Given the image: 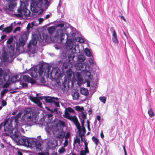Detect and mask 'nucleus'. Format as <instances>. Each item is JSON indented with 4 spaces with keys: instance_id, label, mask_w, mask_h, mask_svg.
<instances>
[{
    "instance_id": "f257e3e1",
    "label": "nucleus",
    "mask_w": 155,
    "mask_h": 155,
    "mask_svg": "<svg viewBox=\"0 0 155 155\" xmlns=\"http://www.w3.org/2000/svg\"><path fill=\"white\" fill-rule=\"evenodd\" d=\"M9 119H6L4 122V131L6 132L2 133V135L5 136L10 137L14 139L16 136L18 129L17 128H13L11 124H8Z\"/></svg>"
},
{
    "instance_id": "f03ea898",
    "label": "nucleus",
    "mask_w": 155,
    "mask_h": 155,
    "mask_svg": "<svg viewBox=\"0 0 155 155\" xmlns=\"http://www.w3.org/2000/svg\"><path fill=\"white\" fill-rule=\"evenodd\" d=\"M50 69V66L47 64H41L39 67L38 70L35 68L32 70L30 74L32 77L36 78L38 75L42 76L44 72L49 73Z\"/></svg>"
},
{
    "instance_id": "7ed1b4c3",
    "label": "nucleus",
    "mask_w": 155,
    "mask_h": 155,
    "mask_svg": "<svg viewBox=\"0 0 155 155\" xmlns=\"http://www.w3.org/2000/svg\"><path fill=\"white\" fill-rule=\"evenodd\" d=\"M24 115L31 126L38 123L37 116L33 112L31 108L25 109L24 111Z\"/></svg>"
},
{
    "instance_id": "20e7f679",
    "label": "nucleus",
    "mask_w": 155,
    "mask_h": 155,
    "mask_svg": "<svg viewBox=\"0 0 155 155\" xmlns=\"http://www.w3.org/2000/svg\"><path fill=\"white\" fill-rule=\"evenodd\" d=\"M32 28L31 24L30 23H28L26 28L27 30L22 33L20 38H19V47L22 46L23 47L25 45L29 34L28 30Z\"/></svg>"
},
{
    "instance_id": "39448f33",
    "label": "nucleus",
    "mask_w": 155,
    "mask_h": 155,
    "mask_svg": "<svg viewBox=\"0 0 155 155\" xmlns=\"http://www.w3.org/2000/svg\"><path fill=\"white\" fill-rule=\"evenodd\" d=\"M14 140L19 144L28 147L29 145V138L24 136H20L19 134L18 131L17 132Z\"/></svg>"
},
{
    "instance_id": "423d86ee",
    "label": "nucleus",
    "mask_w": 155,
    "mask_h": 155,
    "mask_svg": "<svg viewBox=\"0 0 155 155\" xmlns=\"http://www.w3.org/2000/svg\"><path fill=\"white\" fill-rule=\"evenodd\" d=\"M42 0H31L30 8L31 11L35 13H37L38 9L36 8H41L43 5Z\"/></svg>"
},
{
    "instance_id": "0eeeda50",
    "label": "nucleus",
    "mask_w": 155,
    "mask_h": 155,
    "mask_svg": "<svg viewBox=\"0 0 155 155\" xmlns=\"http://www.w3.org/2000/svg\"><path fill=\"white\" fill-rule=\"evenodd\" d=\"M43 40V38L42 39L41 38V36L40 34H32V39L30 41L28 44L27 47L28 48H30L31 45L35 46L36 45L38 41L39 43L42 42Z\"/></svg>"
},
{
    "instance_id": "6e6552de",
    "label": "nucleus",
    "mask_w": 155,
    "mask_h": 155,
    "mask_svg": "<svg viewBox=\"0 0 155 155\" xmlns=\"http://www.w3.org/2000/svg\"><path fill=\"white\" fill-rule=\"evenodd\" d=\"M20 2V5L18 7L17 10L18 12L19 13H21L23 11L24 15L29 17L30 15L31 12L27 8L24 2L21 1Z\"/></svg>"
},
{
    "instance_id": "1a4fd4ad",
    "label": "nucleus",
    "mask_w": 155,
    "mask_h": 155,
    "mask_svg": "<svg viewBox=\"0 0 155 155\" xmlns=\"http://www.w3.org/2000/svg\"><path fill=\"white\" fill-rule=\"evenodd\" d=\"M63 116L65 118L68 119L70 120L73 121L76 126L80 124L76 116H70L69 114L66 110L65 111L64 115H63Z\"/></svg>"
},
{
    "instance_id": "9d476101",
    "label": "nucleus",
    "mask_w": 155,
    "mask_h": 155,
    "mask_svg": "<svg viewBox=\"0 0 155 155\" xmlns=\"http://www.w3.org/2000/svg\"><path fill=\"white\" fill-rule=\"evenodd\" d=\"M48 144L49 148L51 149H54L58 146V141L54 139L50 140L48 143Z\"/></svg>"
},
{
    "instance_id": "9b49d317",
    "label": "nucleus",
    "mask_w": 155,
    "mask_h": 155,
    "mask_svg": "<svg viewBox=\"0 0 155 155\" xmlns=\"http://www.w3.org/2000/svg\"><path fill=\"white\" fill-rule=\"evenodd\" d=\"M21 114V112H19L16 116H13L11 117L13 119H14L15 120V128L18 127L19 119L20 118Z\"/></svg>"
},
{
    "instance_id": "f8f14e48",
    "label": "nucleus",
    "mask_w": 155,
    "mask_h": 155,
    "mask_svg": "<svg viewBox=\"0 0 155 155\" xmlns=\"http://www.w3.org/2000/svg\"><path fill=\"white\" fill-rule=\"evenodd\" d=\"M110 30H112L113 31L112 37L113 41L116 44H118L119 43V41L117 39V36L115 30L113 27L110 28Z\"/></svg>"
},
{
    "instance_id": "ddd939ff",
    "label": "nucleus",
    "mask_w": 155,
    "mask_h": 155,
    "mask_svg": "<svg viewBox=\"0 0 155 155\" xmlns=\"http://www.w3.org/2000/svg\"><path fill=\"white\" fill-rule=\"evenodd\" d=\"M44 98L46 103L52 104L54 101H58L59 98L57 97H52L50 96H45Z\"/></svg>"
},
{
    "instance_id": "4468645a",
    "label": "nucleus",
    "mask_w": 155,
    "mask_h": 155,
    "mask_svg": "<svg viewBox=\"0 0 155 155\" xmlns=\"http://www.w3.org/2000/svg\"><path fill=\"white\" fill-rule=\"evenodd\" d=\"M58 132L56 134L55 137L57 138L62 139L65 136V133L63 130V129H58Z\"/></svg>"
},
{
    "instance_id": "2eb2a0df",
    "label": "nucleus",
    "mask_w": 155,
    "mask_h": 155,
    "mask_svg": "<svg viewBox=\"0 0 155 155\" xmlns=\"http://www.w3.org/2000/svg\"><path fill=\"white\" fill-rule=\"evenodd\" d=\"M84 64L81 63H77L75 64V67L76 70L81 71H83L84 70Z\"/></svg>"
},
{
    "instance_id": "dca6fc26",
    "label": "nucleus",
    "mask_w": 155,
    "mask_h": 155,
    "mask_svg": "<svg viewBox=\"0 0 155 155\" xmlns=\"http://www.w3.org/2000/svg\"><path fill=\"white\" fill-rule=\"evenodd\" d=\"M29 145L28 147L31 148L36 147L37 146V140L36 139H29Z\"/></svg>"
},
{
    "instance_id": "f3484780",
    "label": "nucleus",
    "mask_w": 155,
    "mask_h": 155,
    "mask_svg": "<svg viewBox=\"0 0 155 155\" xmlns=\"http://www.w3.org/2000/svg\"><path fill=\"white\" fill-rule=\"evenodd\" d=\"M77 127V129L78 130V132L79 136H80L81 139V141L82 142H83L84 141V140L83 139V137L84 136L83 134H81V126L80 124L76 125V126Z\"/></svg>"
},
{
    "instance_id": "a211bd4d",
    "label": "nucleus",
    "mask_w": 155,
    "mask_h": 155,
    "mask_svg": "<svg viewBox=\"0 0 155 155\" xmlns=\"http://www.w3.org/2000/svg\"><path fill=\"white\" fill-rule=\"evenodd\" d=\"M85 59V57L83 55H78L77 59V63H82L84 62Z\"/></svg>"
},
{
    "instance_id": "6ab92c4d",
    "label": "nucleus",
    "mask_w": 155,
    "mask_h": 155,
    "mask_svg": "<svg viewBox=\"0 0 155 155\" xmlns=\"http://www.w3.org/2000/svg\"><path fill=\"white\" fill-rule=\"evenodd\" d=\"M81 93L82 94L86 96H87L89 94L88 89L84 87L81 88Z\"/></svg>"
},
{
    "instance_id": "aec40b11",
    "label": "nucleus",
    "mask_w": 155,
    "mask_h": 155,
    "mask_svg": "<svg viewBox=\"0 0 155 155\" xmlns=\"http://www.w3.org/2000/svg\"><path fill=\"white\" fill-rule=\"evenodd\" d=\"M37 146H36V148H39L40 150L41 151H42L43 148H42L41 146L42 145L43 142L41 140H37Z\"/></svg>"
},
{
    "instance_id": "412c9836",
    "label": "nucleus",
    "mask_w": 155,
    "mask_h": 155,
    "mask_svg": "<svg viewBox=\"0 0 155 155\" xmlns=\"http://www.w3.org/2000/svg\"><path fill=\"white\" fill-rule=\"evenodd\" d=\"M12 30V26L11 25L5 28L3 30V31L4 32H6L7 33H8L11 32Z\"/></svg>"
},
{
    "instance_id": "4be33fe9",
    "label": "nucleus",
    "mask_w": 155,
    "mask_h": 155,
    "mask_svg": "<svg viewBox=\"0 0 155 155\" xmlns=\"http://www.w3.org/2000/svg\"><path fill=\"white\" fill-rule=\"evenodd\" d=\"M19 75L18 74L12 77L11 79V81L12 82L15 83L18 81Z\"/></svg>"
},
{
    "instance_id": "5701e85b",
    "label": "nucleus",
    "mask_w": 155,
    "mask_h": 155,
    "mask_svg": "<svg viewBox=\"0 0 155 155\" xmlns=\"http://www.w3.org/2000/svg\"><path fill=\"white\" fill-rule=\"evenodd\" d=\"M72 96L74 100H78L79 97V93L77 92H75L72 94Z\"/></svg>"
},
{
    "instance_id": "b1692460",
    "label": "nucleus",
    "mask_w": 155,
    "mask_h": 155,
    "mask_svg": "<svg viewBox=\"0 0 155 155\" xmlns=\"http://www.w3.org/2000/svg\"><path fill=\"white\" fill-rule=\"evenodd\" d=\"M56 29V28L55 26H52L49 27L48 28V30L49 33L51 34H52L54 32Z\"/></svg>"
},
{
    "instance_id": "393cba45",
    "label": "nucleus",
    "mask_w": 155,
    "mask_h": 155,
    "mask_svg": "<svg viewBox=\"0 0 155 155\" xmlns=\"http://www.w3.org/2000/svg\"><path fill=\"white\" fill-rule=\"evenodd\" d=\"M29 99L32 101L35 104L37 103L38 101L40 100L37 97H34L32 96H30L29 97Z\"/></svg>"
},
{
    "instance_id": "a878e982",
    "label": "nucleus",
    "mask_w": 155,
    "mask_h": 155,
    "mask_svg": "<svg viewBox=\"0 0 155 155\" xmlns=\"http://www.w3.org/2000/svg\"><path fill=\"white\" fill-rule=\"evenodd\" d=\"M76 77L80 82L83 81V79L81 77V74L79 72H78L76 74Z\"/></svg>"
},
{
    "instance_id": "bb28decb",
    "label": "nucleus",
    "mask_w": 155,
    "mask_h": 155,
    "mask_svg": "<svg viewBox=\"0 0 155 155\" xmlns=\"http://www.w3.org/2000/svg\"><path fill=\"white\" fill-rule=\"evenodd\" d=\"M92 141L94 142V143L95 144L96 146L98 145L99 141L98 138H97L94 136H93L92 137Z\"/></svg>"
},
{
    "instance_id": "cd10ccee",
    "label": "nucleus",
    "mask_w": 155,
    "mask_h": 155,
    "mask_svg": "<svg viewBox=\"0 0 155 155\" xmlns=\"http://www.w3.org/2000/svg\"><path fill=\"white\" fill-rule=\"evenodd\" d=\"M30 78L28 75H25L23 76V79L25 81H27L28 83L31 79Z\"/></svg>"
},
{
    "instance_id": "c85d7f7f",
    "label": "nucleus",
    "mask_w": 155,
    "mask_h": 155,
    "mask_svg": "<svg viewBox=\"0 0 155 155\" xmlns=\"http://www.w3.org/2000/svg\"><path fill=\"white\" fill-rule=\"evenodd\" d=\"M85 54L87 56L90 57L91 56V54L90 50L87 48H86L85 49Z\"/></svg>"
},
{
    "instance_id": "c756f323",
    "label": "nucleus",
    "mask_w": 155,
    "mask_h": 155,
    "mask_svg": "<svg viewBox=\"0 0 155 155\" xmlns=\"http://www.w3.org/2000/svg\"><path fill=\"white\" fill-rule=\"evenodd\" d=\"M67 77L68 78H71L72 75V71L70 68H69L66 71Z\"/></svg>"
},
{
    "instance_id": "7c9ffc66",
    "label": "nucleus",
    "mask_w": 155,
    "mask_h": 155,
    "mask_svg": "<svg viewBox=\"0 0 155 155\" xmlns=\"http://www.w3.org/2000/svg\"><path fill=\"white\" fill-rule=\"evenodd\" d=\"M148 113L150 117H152L154 115V114L151 108L148 111Z\"/></svg>"
},
{
    "instance_id": "2f4dec72",
    "label": "nucleus",
    "mask_w": 155,
    "mask_h": 155,
    "mask_svg": "<svg viewBox=\"0 0 155 155\" xmlns=\"http://www.w3.org/2000/svg\"><path fill=\"white\" fill-rule=\"evenodd\" d=\"M3 78L5 81L7 82L9 81L10 77L7 74H4L3 75Z\"/></svg>"
},
{
    "instance_id": "473e14b6",
    "label": "nucleus",
    "mask_w": 155,
    "mask_h": 155,
    "mask_svg": "<svg viewBox=\"0 0 155 155\" xmlns=\"http://www.w3.org/2000/svg\"><path fill=\"white\" fill-rule=\"evenodd\" d=\"M75 110L77 111H82V110H84V107H81L79 106H77L75 107Z\"/></svg>"
},
{
    "instance_id": "72a5a7b5",
    "label": "nucleus",
    "mask_w": 155,
    "mask_h": 155,
    "mask_svg": "<svg viewBox=\"0 0 155 155\" xmlns=\"http://www.w3.org/2000/svg\"><path fill=\"white\" fill-rule=\"evenodd\" d=\"M76 40L77 41H78L81 43H83L84 42V39L81 37H77L76 38Z\"/></svg>"
},
{
    "instance_id": "f704fd0d",
    "label": "nucleus",
    "mask_w": 155,
    "mask_h": 155,
    "mask_svg": "<svg viewBox=\"0 0 155 155\" xmlns=\"http://www.w3.org/2000/svg\"><path fill=\"white\" fill-rule=\"evenodd\" d=\"M65 151L64 147H62L60 148L58 150V152L60 153H64Z\"/></svg>"
},
{
    "instance_id": "c9c22d12",
    "label": "nucleus",
    "mask_w": 155,
    "mask_h": 155,
    "mask_svg": "<svg viewBox=\"0 0 155 155\" xmlns=\"http://www.w3.org/2000/svg\"><path fill=\"white\" fill-rule=\"evenodd\" d=\"M100 100L103 103L105 104L106 102V98L104 97H100L99 98Z\"/></svg>"
},
{
    "instance_id": "e433bc0d",
    "label": "nucleus",
    "mask_w": 155,
    "mask_h": 155,
    "mask_svg": "<svg viewBox=\"0 0 155 155\" xmlns=\"http://www.w3.org/2000/svg\"><path fill=\"white\" fill-rule=\"evenodd\" d=\"M2 59L4 61H7L9 60V57L6 55H4L2 57Z\"/></svg>"
},
{
    "instance_id": "4c0bfd02",
    "label": "nucleus",
    "mask_w": 155,
    "mask_h": 155,
    "mask_svg": "<svg viewBox=\"0 0 155 155\" xmlns=\"http://www.w3.org/2000/svg\"><path fill=\"white\" fill-rule=\"evenodd\" d=\"M13 37H11L8 40L7 43L8 44H10L13 42Z\"/></svg>"
},
{
    "instance_id": "58836bf2",
    "label": "nucleus",
    "mask_w": 155,
    "mask_h": 155,
    "mask_svg": "<svg viewBox=\"0 0 155 155\" xmlns=\"http://www.w3.org/2000/svg\"><path fill=\"white\" fill-rule=\"evenodd\" d=\"M136 53L137 52L138 54H139V56H140V58L142 59H143V56L142 55V54H141L140 53V51H139V49L137 48V46H136Z\"/></svg>"
},
{
    "instance_id": "ea45409f",
    "label": "nucleus",
    "mask_w": 155,
    "mask_h": 155,
    "mask_svg": "<svg viewBox=\"0 0 155 155\" xmlns=\"http://www.w3.org/2000/svg\"><path fill=\"white\" fill-rule=\"evenodd\" d=\"M64 23H59L55 25V27L56 28L57 27H60V28H63L64 26Z\"/></svg>"
},
{
    "instance_id": "a19ab883",
    "label": "nucleus",
    "mask_w": 155,
    "mask_h": 155,
    "mask_svg": "<svg viewBox=\"0 0 155 155\" xmlns=\"http://www.w3.org/2000/svg\"><path fill=\"white\" fill-rule=\"evenodd\" d=\"M7 103L3 99L1 101V106L3 107L6 106L7 105Z\"/></svg>"
},
{
    "instance_id": "79ce46f5",
    "label": "nucleus",
    "mask_w": 155,
    "mask_h": 155,
    "mask_svg": "<svg viewBox=\"0 0 155 155\" xmlns=\"http://www.w3.org/2000/svg\"><path fill=\"white\" fill-rule=\"evenodd\" d=\"M67 110L68 112L69 113H74V110L71 107H68L67 109Z\"/></svg>"
},
{
    "instance_id": "37998d69",
    "label": "nucleus",
    "mask_w": 155,
    "mask_h": 155,
    "mask_svg": "<svg viewBox=\"0 0 155 155\" xmlns=\"http://www.w3.org/2000/svg\"><path fill=\"white\" fill-rule=\"evenodd\" d=\"M14 15L18 18H22L23 17L22 13H21L14 14Z\"/></svg>"
},
{
    "instance_id": "c03bdc74",
    "label": "nucleus",
    "mask_w": 155,
    "mask_h": 155,
    "mask_svg": "<svg viewBox=\"0 0 155 155\" xmlns=\"http://www.w3.org/2000/svg\"><path fill=\"white\" fill-rule=\"evenodd\" d=\"M81 116L82 117L83 119H85L87 118V114L86 113V114H84L83 111H81Z\"/></svg>"
},
{
    "instance_id": "a18cd8bd",
    "label": "nucleus",
    "mask_w": 155,
    "mask_h": 155,
    "mask_svg": "<svg viewBox=\"0 0 155 155\" xmlns=\"http://www.w3.org/2000/svg\"><path fill=\"white\" fill-rule=\"evenodd\" d=\"M36 83V81L34 79L31 78L28 83H31V84H34Z\"/></svg>"
},
{
    "instance_id": "49530a36",
    "label": "nucleus",
    "mask_w": 155,
    "mask_h": 155,
    "mask_svg": "<svg viewBox=\"0 0 155 155\" xmlns=\"http://www.w3.org/2000/svg\"><path fill=\"white\" fill-rule=\"evenodd\" d=\"M8 90L6 89H5L3 90L1 92V95L2 96H3L8 91Z\"/></svg>"
},
{
    "instance_id": "de8ad7c7",
    "label": "nucleus",
    "mask_w": 155,
    "mask_h": 155,
    "mask_svg": "<svg viewBox=\"0 0 155 155\" xmlns=\"http://www.w3.org/2000/svg\"><path fill=\"white\" fill-rule=\"evenodd\" d=\"M38 154L39 155H48L49 154V153L48 152H41L38 153Z\"/></svg>"
},
{
    "instance_id": "09e8293b",
    "label": "nucleus",
    "mask_w": 155,
    "mask_h": 155,
    "mask_svg": "<svg viewBox=\"0 0 155 155\" xmlns=\"http://www.w3.org/2000/svg\"><path fill=\"white\" fill-rule=\"evenodd\" d=\"M57 101H54L52 104H54L55 105L58 107H60V104Z\"/></svg>"
},
{
    "instance_id": "8fccbe9b",
    "label": "nucleus",
    "mask_w": 155,
    "mask_h": 155,
    "mask_svg": "<svg viewBox=\"0 0 155 155\" xmlns=\"http://www.w3.org/2000/svg\"><path fill=\"white\" fill-rule=\"evenodd\" d=\"M68 140L65 139L64 142V147H66L68 145Z\"/></svg>"
},
{
    "instance_id": "3c124183",
    "label": "nucleus",
    "mask_w": 155,
    "mask_h": 155,
    "mask_svg": "<svg viewBox=\"0 0 155 155\" xmlns=\"http://www.w3.org/2000/svg\"><path fill=\"white\" fill-rule=\"evenodd\" d=\"M20 28L19 27H16L13 31V33H15L17 31H20Z\"/></svg>"
},
{
    "instance_id": "603ef678",
    "label": "nucleus",
    "mask_w": 155,
    "mask_h": 155,
    "mask_svg": "<svg viewBox=\"0 0 155 155\" xmlns=\"http://www.w3.org/2000/svg\"><path fill=\"white\" fill-rule=\"evenodd\" d=\"M4 73V70L1 68H0V77H2L3 76Z\"/></svg>"
},
{
    "instance_id": "864d4df0",
    "label": "nucleus",
    "mask_w": 155,
    "mask_h": 155,
    "mask_svg": "<svg viewBox=\"0 0 155 155\" xmlns=\"http://www.w3.org/2000/svg\"><path fill=\"white\" fill-rule=\"evenodd\" d=\"M9 84L7 82L6 83H5L3 85V87L4 88H7L9 87Z\"/></svg>"
},
{
    "instance_id": "5fc2aeb1",
    "label": "nucleus",
    "mask_w": 155,
    "mask_h": 155,
    "mask_svg": "<svg viewBox=\"0 0 155 155\" xmlns=\"http://www.w3.org/2000/svg\"><path fill=\"white\" fill-rule=\"evenodd\" d=\"M70 136V133L69 132H67L64 136L65 138V139H68L69 138Z\"/></svg>"
},
{
    "instance_id": "6e6d98bb",
    "label": "nucleus",
    "mask_w": 155,
    "mask_h": 155,
    "mask_svg": "<svg viewBox=\"0 0 155 155\" xmlns=\"http://www.w3.org/2000/svg\"><path fill=\"white\" fill-rule=\"evenodd\" d=\"M64 34L62 33L60 34V39L61 41H62V40L64 39Z\"/></svg>"
},
{
    "instance_id": "4d7b16f0",
    "label": "nucleus",
    "mask_w": 155,
    "mask_h": 155,
    "mask_svg": "<svg viewBox=\"0 0 155 155\" xmlns=\"http://www.w3.org/2000/svg\"><path fill=\"white\" fill-rule=\"evenodd\" d=\"M74 142L75 143H78L79 144L80 143V140L79 138L76 137L75 140L74 141Z\"/></svg>"
},
{
    "instance_id": "13d9d810",
    "label": "nucleus",
    "mask_w": 155,
    "mask_h": 155,
    "mask_svg": "<svg viewBox=\"0 0 155 155\" xmlns=\"http://www.w3.org/2000/svg\"><path fill=\"white\" fill-rule=\"evenodd\" d=\"M87 153L84 150H82L80 151V155H85Z\"/></svg>"
},
{
    "instance_id": "bf43d9fd",
    "label": "nucleus",
    "mask_w": 155,
    "mask_h": 155,
    "mask_svg": "<svg viewBox=\"0 0 155 155\" xmlns=\"http://www.w3.org/2000/svg\"><path fill=\"white\" fill-rule=\"evenodd\" d=\"M81 134H83L84 135L86 132L85 128L82 129L81 128Z\"/></svg>"
},
{
    "instance_id": "052dcab7",
    "label": "nucleus",
    "mask_w": 155,
    "mask_h": 155,
    "mask_svg": "<svg viewBox=\"0 0 155 155\" xmlns=\"http://www.w3.org/2000/svg\"><path fill=\"white\" fill-rule=\"evenodd\" d=\"M40 100H39L36 103L37 104V105L39 106L40 107H41V106L42 105V104L41 103L40 101Z\"/></svg>"
},
{
    "instance_id": "680f3d73",
    "label": "nucleus",
    "mask_w": 155,
    "mask_h": 155,
    "mask_svg": "<svg viewBox=\"0 0 155 155\" xmlns=\"http://www.w3.org/2000/svg\"><path fill=\"white\" fill-rule=\"evenodd\" d=\"M59 122L60 124L63 127H64L65 126V123L64 121H63L62 120H59Z\"/></svg>"
},
{
    "instance_id": "e2e57ef3",
    "label": "nucleus",
    "mask_w": 155,
    "mask_h": 155,
    "mask_svg": "<svg viewBox=\"0 0 155 155\" xmlns=\"http://www.w3.org/2000/svg\"><path fill=\"white\" fill-rule=\"evenodd\" d=\"M40 81L43 83H45V80L44 77H41V78Z\"/></svg>"
},
{
    "instance_id": "0e129e2a",
    "label": "nucleus",
    "mask_w": 155,
    "mask_h": 155,
    "mask_svg": "<svg viewBox=\"0 0 155 155\" xmlns=\"http://www.w3.org/2000/svg\"><path fill=\"white\" fill-rule=\"evenodd\" d=\"M89 61L90 63L91 64H93L94 63L93 60L92 58H90L89 60Z\"/></svg>"
},
{
    "instance_id": "69168bd1",
    "label": "nucleus",
    "mask_w": 155,
    "mask_h": 155,
    "mask_svg": "<svg viewBox=\"0 0 155 155\" xmlns=\"http://www.w3.org/2000/svg\"><path fill=\"white\" fill-rule=\"evenodd\" d=\"M84 151L87 153H89V150L87 146L85 147Z\"/></svg>"
},
{
    "instance_id": "338daca9",
    "label": "nucleus",
    "mask_w": 155,
    "mask_h": 155,
    "mask_svg": "<svg viewBox=\"0 0 155 155\" xmlns=\"http://www.w3.org/2000/svg\"><path fill=\"white\" fill-rule=\"evenodd\" d=\"M68 64V63H65L63 64V67L65 69H67L68 68V66L67 65Z\"/></svg>"
},
{
    "instance_id": "774afa93",
    "label": "nucleus",
    "mask_w": 155,
    "mask_h": 155,
    "mask_svg": "<svg viewBox=\"0 0 155 155\" xmlns=\"http://www.w3.org/2000/svg\"><path fill=\"white\" fill-rule=\"evenodd\" d=\"M28 87V84H27L25 83H23L22 84V87Z\"/></svg>"
}]
</instances>
